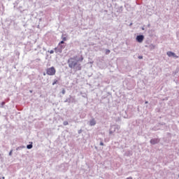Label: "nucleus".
I'll return each mask as SVG.
<instances>
[{"label": "nucleus", "mask_w": 179, "mask_h": 179, "mask_svg": "<svg viewBox=\"0 0 179 179\" xmlns=\"http://www.w3.org/2000/svg\"><path fill=\"white\" fill-rule=\"evenodd\" d=\"M59 44L62 45V44H65V41H62L59 43Z\"/></svg>", "instance_id": "f3484780"}, {"label": "nucleus", "mask_w": 179, "mask_h": 179, "mask_svg": "<svg viewBox=\"0 0 179 179\" xmlns=\"http://www.w3.org/2000/svg\"><path fill=\"white\" fill-rule=\"evenodd\" d=\"M56 72H57V70H55V68L54 66H52L50 68H48L46 69V73L49 76H54V75H55Z\"/></svg>", "instance_id": "7ed1b4c3"}, {"label": "nucleus", "mask_w": 179, "mask_h": 179, "mask_svg": "<svg viewBox=\"0 0 179 179\" xmlns=\"http://www.w3.org/2000/svg\"><path fill=\"white\" fill-rule=\"evenodd\" d=\"M33 143L27 145V149H33Z\"/></svg>", "instance_id": "9b49d317"}, {"label": "nucleus", "mask_w": 179, "mask_h": 179, "mask_svg": "<svg viewBox=\"0 0 179 179\" xmlns=\"http://www.w3.org/2000/svg\"><path fill=\"white\" fill-rule=\"evenodd\" d=\"M99 145L100 146H104V143H103V141H101Z\"/></svg>", "instance_id": "a211bd4d"}, {"label": "nucleus", "mask_w": 179, "mask_h": 179, "mask_svg": "<svg viewBox=\"0 0 179 179\" xmlns=\"http://www.w3.org/2000/svg\"><path fill=\"white\" fill-rule=\"evenodd\" d=\"M50 54H54V50H50Z\"/></svg>", "instance_id": "5701e85b"}, {"label": "nucleus", "mask_w": 179, "mask_h": 179, "mask_svg": "<svg viewBox=\"0 0 179 179\" xmlns=\"http://www.w3.org/2000/svg\"><path fill=\"white\" fill-rule=\"evenodd\" d=\"M1 106H5V101L1 102Z\"/></svg>", "instance_id": "393cba45"}, {"label": "nucleus", "mask_w": 179, "mask_h": 179, "mask_svg": "<svg viewBox=\"0 0 179 179\" xmlns=\"http://www.w3.org/2000/svg\"><path fill=\"white\" fill-rule=\"evenodd\" d=\"M62 94H65L66 91H65V90H64V89H63V90H62Z\"/></svg>", "instance_id": "6ab92c4d"}, {"label": "nucleus", "mask_w": 179, "mask_h": 179, "mask_svg": "<svg viewBox=\"0 0 179 179\" xmlns=\"http://www.w3.org/2000/svg\"><path fill=\"white\" fill-rule=\"evenodd\" d=\"M57 47H59L62 50L65 48V45L61 44H59Z\"/></svg>", "instance_id": "f8f14e48"}, {"label": "nucleus", "mask_w": 179, "mask_h": 179, "mask_svg": "<svg viewBox=\"0 0 179 179\" xmlns=\"http://www.w3.org/2000/svg\"><path fill=\"white\" fill-rule=\"evenodd\" d=\"M62 41H66V37H62Z\"/></svg>", "instance_id": "aec40b11"}, {"label": "nucleus", "mask_w": 179, "mask_h": 179, "mask_svg": "<svg viewBox=\"0 0 179 179\" xmlns=\"http://www.w3.org/2000/svg\"><path fill=\"white\" fill-rule=\"evenodd\" d=\"M159 142H160V139L159 138H152L150 141L151 145H157V143H159Z\"/></svg>", "instance_id": "0eeeda50"}, {"label": "nucleus", "mask_w": 179, "mask_h": 179, "mask_svg": "<svg viewBox=\"0 0 179 179\" xmlns=\"http://www.w3.org/2000/svg\"><path fill=\"white\" fill-rule=\"evenodd\" d=\"M97 124V122L96 121V119L92 118L90 120V127H94Z\"/></svg>", "instance_id": "6e6552de"}, {"label": "nucleus", "mask_w": 179, "mask_h": 179, "mask_svg": "<svg viewBox=\"0 0 179 179\" xmlns=\"http://www.w3.org/2000/svg\"><path fill=\"white\" fill-rule=\"evenodd\" d=\"M143 58V56H138V59H142Z\"/></svg>", "instance_id": "b1692460"}, {"label": "nucleus", "mask_w": 179, "mask_h": 179, "mask_svg": "<svg viewBox=\"0 0 179 179\" xmlns=\"http://www.w3.org/2000/svg\"><path fill=\"white\" fill-rule=\"evenodd\" d=\"M142 30H145V28H142Z\"/></svg>", "instance_id": "cd10ccee"}, {"label": "nucleus", "mask_w": 179, "mask_h": 179, "mask_svg": "<svg viewBox=\"0 0 179 179\" xmlns=\"http://www.w3.org/2000/svg\"><path fill=\"white\" fill-rule=\"evenodd\" d=\"M82 132H83V130H82V129H80V130H78V133L79 134H82Z\"/></svg>", "instance_id": "412c9836"}, {"label": "nucleus", "mask_w": 179, "mask_h": 179, "mask_svg": "<svg viewBox=\"0 0 179 179\" xmlns=\"http://www.w3.org/2000/svg\"><path fill=\"white\" fill-rule=\"evenodd\" d=\"M166 55H168L169 57L175 58V59H177L178 58V56L174 53V52L172 51H168L166 52Z\"/></svg>", "instance_id": "39448f33"}, {"label": "nucleus", "mask_w": 179, "mask_h": 179, "mask_svg": "<svg viewBox=\"0 0 179 179\" xmlns=\"http://www.w3.org/2000/svg\"><path fill=\"white\" fill-rule=\"evenodd\" d=\"M69 123L68 122V121H64L63 122V125H64V126H66V125H69Z\"/></svg>", "instance_id": "dca6fc26"}, {"label": "nucleus", "mask_w": 179, "mask_h": 179, "mask_svg": "<svg viewBox=\"0 0 179 179\" xmlns=\"http://www.w3.org/2000/svg\"><path fill=\"white\" fill-rule=\"evenodd\" d=\"M2 178H3V179H5V177H3Z\"/></svg>", "instance_id": "2f4dec72"}, {"label": "nucleus", "mask_w": 179, "mask_h": 179, "mask_svg": "<svg viewBox=\"0 0 179 179\" xmlns=\"http://www.w3.org/2000/svg\"><path fill=\"white\" fill-rule=\"evenodd\" d=\"M64 103H69V104L73 103V104H76L78 101L76 100V97L75 96L69 95V97L64 101Z\"/></svg>", "instance_id": "f03ea898"}, {"label": "nucleus", "mask_w": 179, "mask_h": 179, "mask_svg": "<svg viewBox=\"0 0 179 179\" xmlns=\"http://www.w3.org/2000/svg\"><path fill=\"white\" fill-rule=\"evenodd\" d=\"M58 83V80L55 79L53 83H52V86H54L55 85H57Z\"/></svg>", "instance_id": "ddd939ff"}, {"label": "nucleus", "mask_w": 179, "mask_h": 179, "mask_svg": "<svg viewBox=\"0 0 179 179\" xmlns=\"http://www.w3.org/2000/svg\"><path fill=\"white\" fill-rule=\"evenodd\" d=\"M55 52H56V54H61V52H62V49L57 46L55 48Z\"/></svg>", "instance_id": "1a4fd4ad"}, {"label": "nucleus", "mask_w": 179, "mask_h": 179, "mask_svg": "<svg viewBox=\"0 0 179 179\" xmlns=\"http://www.w3.org/2000/svg\"><path fill=\"white\" fill-rule=\"evenodd\" d=\"M67 64L70 69H73L75 72L78 71H82V64L79 63V60L76 59L75 57H71L68 59Z\"/></svg>", "instance_id": "f257e3e1"}, {"label": "nucleus", "mask_w": 179, "mask_h": 179, "mask_svg": "<svg viewBox=\"0 0 179 179\" xmlns=\"http://www.w3.org/2000/svg\"><path fill=\"white\" fill-rule=\"evenodd\" d=\"M145 47H148L149 48V50H150V51H153V50H155V48H156V45H155L152 43L149 46L145 45Z\"/></svg>", "instance_id": "9d476101"}, {"label": "nucleus", "mask_w": 179, "mask_h": 179, "mask_svg": "<svg viewBox=\"0 0 179 179\" xmlns=\"http://www.w3.org/2000/svg\"><path fill=\"white\" fill-rule=\"evenodd\" d=\"M24 148H25V147L24 146H20V147L16 148V150H20L21 149H24Z\"/></svg>", "instance_id": "4468645a"}, {"label": "nucleus", "mask_w": 179, "mask_h": 179, "mask_svg": "<svg viewBox=\"0 0 179 179\" xmlns=\"http://www.w3.org/2000/svg\"><path fill=\"white\" fill-rule=\"evenodd\" d=\"M119 129L120 127L118 125H112L109 131L110 135H113L114 132H116V131H119Z\"/></svg>", "instance_id": "20e7f679"}, {"label": "nucleus", "mask_w": 179, "mask_h": 179, "mask_svg": "<svg viewBox=\"0 0 179 179\" xmlns=\"http://www.w3.org/2000/svg\"><path fill=\"white\" fill-rule=\"evenodd\" d=\"M110 50H108V49L106 50V55H108V54H110Z\"/></svg>", "instance_id": "2eb2a0df"}, {"label": "nucleus", "mask_w": 179, "mask_h": 179, "mask_svg": "<svg viewBox=\"0 0 179 179\" xmlns=\"http://www.w3.org/2000/svg\"><path fill=\"white\" fill-rule=\"evenodd\" d=\"M30 92H31V93H32V92H33V91H30Z\"/></svg>", "instance_id": "7c9ffc66"}, {"label": "nucleus", "mask_w": 179, "mask_h": 179, "mask_svg": "<svg viewBox=\"0 0 179 179\" xmlns=\"http://www.w3.org/2000/svg\"><path fill=\"white\" fill-rule=\"evenodd\" d=\"M81 61H83V57H81Z\"/></svg>", "instance_id": "bb28decb"}, {"label": "nucleus", "mask_w": 179, "mask_h": 179, "mask_svg": "<svg viewBox=\"0 0 179 179\" xmlns=\"http://www.w3.org/2000/svg\"><path fill=\"white\" fill-rule=\"evenodd\" d=\"M136 40L137 43H143V40H145V36L138 35L136 37Z\"/></svg>", "instance_id": "423d86ee"}, {"label": "nucleus", "mask_w": 179, "mask_h": 179, "mask_svg": "<svg viewBox=\"0 0 179 179\" xmlns=\"http://www.w3.org/2000/svg\"><path fill=\"white\" fill-rule=\"evenodd\" d=\"M12 152H13V150H11L10 151V152H9V156H12Z\"/></svg>", "instance_id": "4be33fe9"}, {"label": "nucleus", "mask_w": 179, "mask_h": 179, "mask_svg": "<svg viewBox=\"0 0 179 179\" xmlns=\"http://www.w3.org/2000/svg\"><path fill=\"white\" fill-rule=\"evenodd\" d=\"M43 75H44V76H45V73H43Z\"/></svg>", "instance_id": "c756f323"}, {"label": "nucleus", "mask_w": 179, "mask_h": 179, "mask_svg": "<svg viewBox=\"0 0 179 179\" xmlns=\"http://www.w3.org/2000/svg\"><path fill=\"white\" fill-rule=\"evenodd\" d=\"M130 26H132V23L130 24Z\"/></svg>", "instance_id": "c85d7f7f"}, {"label": "nucleus", "mask_w": 179, "mask_h": 179, "mask_svg": "<svg viewBox=\"0 0 179 179\" xmlns=\"http://www.w3.org/2000/svg\"><path fill=\"white\" fill-rule=\"evenodd\" d=\"M148 103H149L148 101H145V103L148 104Z\"/></svg>", "instance_id": "a878e982"}, {"label": "nucleus", "mask_w": 179, "mask_h": 179, "mask_svg": "<svg viewBox=\"0 0 179 179\" xmlns=\"http://www.w3.org/2000/svg\"><path fill=\"white\" fill-rule=\"evenodd\" d=\"M1 179V178H0Z\"/></svg>", "instance_id": "473e14b6"}]
</instances>
